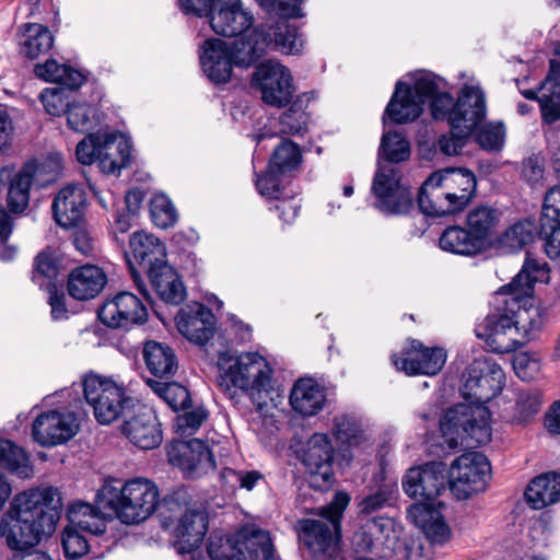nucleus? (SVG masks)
Segmentation results:
<instances>
[{
  "label": "nucleus",
  "mask_w": 560,
  "mask_h": 560,
  "mask_svg": "<svg viewBox=\"0 0 560 560\" xmlns=\"http://www.w3.org/2000/svg\"><path fill=\"white\" fill-rule=\"evenodd\" d=\"M505 384L502 368L491 358H476L464 374L460 388L466 402L445 411L440 428L451 448L475 447L491 440L490 412L486 404L498 396Z\"/></svg>",
  "instance_id": "1"
},
{
  "label": "nucleus",
  "mask_w": 560,
  "mask_h": 560,
  "mask_svg": "<svg viewBox=\"0 0 560 560\" xmlns=\"http://www.w3.org/2000/svg\"><path fill=\"white\" fill-rule=\"evenodd\" d=\"M61 508L62 498L57 488L19 493L0 522V536L5 538L11 549L19 552L34 547L43 536L55 532Z\"/></svg>",
  "instance_id": "2"
},
{
  "label": "nucleus",
  "mask_w": 560,
  "mask_h": 560,
  "mask_svg": "<svg viewBox=\"0 0 560 560\" xmlns=\"http://www.w3.org/2000/svg\"><path fill=\"white\" fill-rule=\"evenodd\" d=\"M450 478L446 464L430 462L411 467L402 479V488L410 498L422 501L408 509V517L434 545H444L452 537V529L441 510L445 506L436 499L445 492Z\"/></svg>",
  "instance_id": "3"
},
{
  "label": "nucleus",
  "mask_w": 560,
  "mask_h": 560,
  "mask_svg": "<svg viewBox=\"0 0 560 560\" xmlns=\"http://www.w3.org/2000/svg\"><path fill=\"white\" fill-rule=\"evenodd\" d=\"M272 369L257 352L232 355L222 352L218 358V383L224 390L246 393L260 411H267L270 397Z\"/></svg>",
  "instance_id": "4"
},
{
  "label": "nucleus",
  "mask_w": 560,
  "mask_h": 560,
  "mask_svg": "<svg viewBox=\"0 0 560 560\" xmlns=\"http://www.w3.org/2000/svg\"><path fill=\"white\" fill-rule=\"evenodd\" d=\"M444 85L442 78L430 72L419 74L413 89L398 81L385 114L396 124H406L418 118L423 110V104L431 101L433 118L450 121V113L455 103L450 93L442 91Z\"/></svg>",
  "instance_id": "5"
},
{
  "label": "nucleus",
  "mask_w": 560,
  "mask_h": 560,
  "mask_svg": "<svg viewBox=\"0 0 560 560\" xmlns=\"http://www.w3.org/2000/svg\"><path fill=\"white\" fill-rule=\"evenodd\" d=\"M476 186V177L467 168L446 167L435 171L419 190V208L431 217L463 211L475 196Z\"/></svg>",
  "instance_id": "6"
},
{
  "label": "nucleus",
  "mask_w": 560,
  "mask_h": 560,
  "mask_svg": "<svg viewBox=\"0 0 560 560\" xmlns=\"http://www.w3.org/2000/svg\"><path fill=\"white\" fill-rule=\"evenodd\" d=\"M101 506L116 515L125 524H138L151 516L158 505L160 492L147 478L127 480L121 487L105 482L97 492Z\"/></svg>",
  "instance_id": "7"
},
{
  "label": "nucleus",
  "mask_w": 560,
  "mask_h": 560,
  "mask_svg": "<svg viewBox=\"0 0 560 560\" xmlns=\"http://www.w3.org/2000/svg\"><path fill=\"white\" fill-rule=\"evenodd\" d=\"M349 502V494L339 491L329 504L317 510L320 520L306 518L299 522L300 539L312 553L331 558L337 552L340 518Z\"/></svg>",
  "instance_id": "8"
},
{
  "label": "nucleus",
  "mask_w": 560,
  "mask_h": 560,
  "mask_svg": "<svg viewBox=\"0 0 560 560\" xmlns=\"http://www.w3.org/2000/svg\"><path fill=\"white\" fill-rule=\"evenodd\" d=\"M75 155L83 165L97 162L103 173L116 174L130 162L131 142L120 132L98 130L89 133L77 144Z\"/></svg>",
  "instance_id": "9"
},
{
  "label": "nucleus",
  "mask_w": 560,
  "mask_h": 560,
  "mask_svg": "<svg viewBox=\"0 0 560 560\" xmlns=\"http://www.w3.org/2000/svg\"><path fill=\"white\" fill-rule=\"evenodd\" d=\"M86 402L101 424H109L125 417L133 407V399L126 394L122 385L112 378L90 374L83 380Z\"/></svg>",
  "instance_id": "10"
},
{
  "label": "nucleus",
  "mask_w": 560,
  "mask_h": 560,
  "mask_svg": "<svg viewBox=\"0 0 560 560\" xmlns=\"http://www.w3.org/2000/svg\"><path fill=\"white\" fill-rule=\"evenodd\" d=\"M527 311L500 313L499 311L489 314L476 328L475 334L479 339L485 340L491 351L508 353L514 351L524 342L527 334L526 327L521 326Z\"/></svg>",
  "instance_id": "11"
},
{
  "label": "nucleus",
  "mask_w": 560,
  "mask_h": 560,
  "mask_svg": "<svg viewBox=\"0 0 560 560\" xmlns=\"http://www.w3.org/2000/svg\"><path fill=\"white\" fill-rule=\"evenodd\" d=\"M448 471L450 490L458 500H466L487 489L490 480V463L479 453H466L457 457Z\"/></svg>",
  "instance_id": "12"
},
{
  "label": "nucleus",
  "mask_w": 560,
  "mask_h": 560,
  "mask_svg": "<svg viewBox=\"0 0 560 560\" xmlns=\"http://www.w3.org/2000/svg\"><path fill=\"white\" fill-rule=\"evenodd\" d=\"M167 504L170 511L180 512L173 530L176 548L180 553H190L208 530V515L201 506L186 502L184 494H175Z\"/></svg>",
  "instance_id": "13"
},
{
  "label": "nucleus",
  "mask_w": 560,
  "mask_h": 560,
  "mask_svg": "<svg viewBox=\"0 0 560 560\" xmlns=\"http://www.w3.org/2000/svg\"><path fill=\"white\" fill-rule=\"evenodd\" d=\"M267 11L275 12L280 19L273 26L265 28V34H270L271 45L284 54H299L304 40L299 34L298 27L290 24L287 18L301 16L299 0H257Z\"/></svg>",
  "instance_id": "14"
},
{
  "label": "nucleus",
  "mask_w": 560,
  "mask_h": 560,
  "mask_svg": "<svg viewBox=\"0 0 560 560\" xmlns=\"http://www.w3.org/2000/svg\"><path fill=\"white\" fill-rule=\"evenodd\" d=\"M372 194L374 207L386 214H405L412 208V195L400 184L399 172L392 166H380L374 175Z\"/></svg>",
  "instance_id": "15"
},
{
  "label": "nucleus",
  "mask_w": 560,
  "mask_h": 560,
  "mask_svg": "<svg viewBox=\"0 0 560 560\" xmlns=\"http://www.w3.org/2000/svg\"><path fill=\"white\" fill-rule=\"evenodd\" d=\"M252 83L260 92L261 100L276 107L287 105L294 93L289 69L275 60H267L257 66Z\"/></svg>",
  "instance_id": "16"
},
{
  "label": "nucleus",
  "mask_w": 560,
  "mask_h": 560,
  "mask_svg": "<svg viewBox=\"0 0 560 560\" xmlns=\"http://www.w3.org/2000/svg\"><path fill=\"white\" fill-rule=\"evenodd\" d=\"M485 93L478 85H464L457 102L450 113V126L453 130L470 135L486 118Z\"/></svg>",
  "instance_id": "17"
},
{
  "label": "nucleus",
  "mask_w": 560,
  "mask_h": 560,
  "mask_svg": "<svg viewBox=\"0 0 560 560\" xmlns=\"http://www.w3.org/2000/svg\"><path fill=\"white\" fill-rule=\"evenodd\" d=\"M101 322L112 328H130L143 324L148 312L141 300L130 292H120L98 310Z\"/></svg>",
  "instance_id": "18"
},
{
  "label": "nucleus",
  "mask_w": 560,
  "mask_h": 560,
  "mask_svg": "<svg viewBox=\"0 0 560 560\" xmlns=\"http://www.w3.org/2000/svg\"><path fill=\"white\" fill-rule=\"evenodd\" d=\"M80 423L73 412L49 411L39 415L33 423L34 440L43 446L66 443L79 431Z\"/></svg>",
  "instance_id": "19"
},
{
  "label": "nucleus",
  "mask_w": 560,
  "mask_h": 560,
  "mask_svg": "<svg viewBox=\"0 0 560 560\" xmlns=\"http://www.w3.org/2000/svg\"><path fill=\"white\" fill-rule=\"evenodd\" d=\"M303 464L310 474V485L327 489L334 480L332 446L326 434L316 433L308 440Z\"/></svg>",
  "instance_id": "20"
},
{
  "label": "nucleus",
  "mask_w": 560,
  "mask_h": 560,
  "mask_svg": "<svg viewBox=\"0 0 560 560\" xmlns=\"http://www.w3.org/2000/svg\"><path fill=\"white\" fill-rule=\"evenodd\" d=\"M206 16L214 33L225 37L241 35L254 22L253 15L244 10L241 0H214Z\"/></svg>",
  "instance_id": "21"
},
{
  "label": "nucleus",
  "mask_w": 560,
  "mask_h": 560,
  "mask_svg": "<svg viewBox=\"0 0 560 560\" xmlns=\"http://www.w3.org/2000/svg\"><path fill=\"white\" fill-rule=\"evenodd\" d=\"M392 359L394 365L408 375H435L445 364L446 352L442 348H427L422 342L412 340L407 357L399 359L393 355Z\"/></svg>",
  "instance_id": "22"
},
{
  "label": "nucleus",
  "mask_w": 560,
  "mask_h": 560,
  "mask_svg": "<svg viewBox=\"0 0 560 560\" xmlns=\"http://www.w3.org/2000/svg\"><path fill=\"white\" fill-rule=\"evenodd\" d=\"M199 59L205 74L213 83H225L231 79L235 63L231 48L222 39L210 38L205 40Z\"/></svg>",
  "instance_id": "23"
},
{
  "label": "nucleus",
  "mask_w": 560,
  "mask_h": 560,
  "mask_svg": "<svg viewBox=\"0 0 560 560\" xmlns=\"http://www.w3.org/2000/svg\"><path fill=\"white\" fill-rule=\"evenodd\" d=\"M176 325L185 338L205 345L213 336L214 315L208 307L195 304L179 311Z\"/></svg>",
  "instance_id": "24"
},
{
  "label": "nucleus",
  "mask_w": 560,
  "mask_h": 560,
  "mask_svg": "<svg viewBox=\"0 0 560 560\" xmlns=\"http://www.w3.org/2000/svg\"><path fill=\"white\" fill-rule=\"evenodd\" d=\"M170 462L187 474L206 471L214 467L208 446L199 441L178 442L168 450Z\"/></svg>",
  "instance_id": "25"
},
{
  "label": "nucleus",
  "mask_w": 560,
  "mask_h": 560,
  "mask_svg": "<svg viewBox=\"0 0 560 560\" xmlns=\"http://www.w3.org/2000/svg\"><path fill=\"white\" fill-rule=\"evenodd\" d=\"M548 278L549 269L547 264H540L535 259L528 258L513 280L497 292L498 299L510 296L511 301L517 303L533 294L536 282H546Z\"/></svg>",
  "instance_id": "26"
},
{
  "label": "nucleus",
  "mask_w": 560,
  "mask_h": 560,
  "mask_svg": "<svg viewBox=\"0 0 560 560\" xmlns=\"http://www.w3.org/2000/svg\"><path fill=\"white\" fill-rule=\"evenodd\" d=\"M84 190L77 185L63 187L55 197L51 209L58 225L68 229L77 225L85 209Z\"/></svg>",
  "instance_id": "27"
},
{
  "label": "nucleus",
  "mask_w": 560,
  "mask_h": 560,
  "mask_svg": "<svg viewBox=\"0 0 560 560\" xmlns=\"http://www.w3.org/2000/svg\"><path fill=\"white\" fill-rule=\"evenodd\" d=\"M106 283L105 271L98 266L86 264L69 273L68 292L75 300H91L103 291Z\"/></svg>",
  "instance_id": "28"
},
{
  "label": "nucleus",
  "mask_w": 560,
  "mask_h": 560,
  "mask_svg": "<svg viewBox=\"0 0 560 560\" xmlns=\"http://www.w3.org/2000/svg\"><path fill=\"white\" fill-rule=\"evenodd\" d=\"M325 401V389L310 377L298 380L290 393L291 407L305 417L318 413L324 408Z\"/></svg>",
  "instance_id": "29"
},
{
  "label": "nucleus",
  "mask_w": 560,
  "mask_h": 560,
  "mask_svg": "<svg viewBox=\"0 0 560 560\" xmlns=\"http://www.w3.org/2000/svg\"><path fill=\"white\" fill-rule=\"evenodd\" d=\"M121 431L131 443L142 450L154 448L162 441L156 418L151 412H141L126 420Z\"/></svg>",
  "instance_id": "30"
},
{
  "label": "nucleus",
  "mask_w": 560,
  "mask_h": 560,
  "mask_svg": "<svg viewBox=\"0 0 560 560\" xmlns=\"http://www.w3.org/2000/svg\"><path fill=\"white\" fill-rule=\"evenodd\" d=\"M147 271L154 290L163 301L175 305L184 301L186 295L184 284L174 268L166 261Z\"/></svg>",
  "instance_id": "31"
},
{
  "label": "nucleus",
  "mask_w": 560,
  "mask_h": 560,
  "mask_svg": "<svg viewBox=\"0 0 560 560\" xmlns=\"http://www.w3.org/2000/svg\"><path fill=\"white\" fill-rule=\"evenodd\" d=\"M97 506L84 502L71 504L67 517L72 526L93 535L103 534L106 529V514H112L108 509L101 506L96 497Z\"/></svg>",
  "instance_id": "32"
},
{
  "label": "nucleus",
  "mask_w": 560,
  "mask_h": 560,
  "mask_svg": "<svg viewBox=\"0 0 560 560\" xmlns=\"http://www.w3.org/2000/svg\"><path fill=\"white\" fill-rule=\"evenodd\" d=\"M270 46L271 37L270 34H265V27L255 28L249 35L234 43L231 51L235 66L243 68L252 66Z\"/></svg>",
  "instance_id": "33"
},
{
  "label": "nucleus",
  "mask_w": 560,
  "mask_h": 560,
  "mask_svg": "<svg viewBox=\"0 0 560 560\" xmlns=\"http://www.w3.org/2000/svg\"><path fill=\"white\" fill-rule=\"evenodd\" d=\"M129 245L135 259L147 270L166 261V247L153 234L135 232L130 236Z\"/></svg>",
  "instance_id": "34"
},
{
  "label": "nucleus",
  "mask_w": 560,
  "mask_h": 560,
  "mask_svg": "<svg viewBox=\"0 0 560 560\" xmlns=\"http://www.w3.org/2000/svg\"><path fill=\"white\" fill-rule=\"evenodd\" d=\"M525 497L534 509H544L560 500V474L545 472L534 478L526 488Z\"/></svg>",
  "instance_id": "35"
},
{
  "label": "nucleus",
  "mask_w": 560,
  "mask_h": 560,
  "mask_svg": "<svg viewBox=\"0 0 560 560\" xmlns=\"http://www.w3.org/2000/svg\"><path fill=\"white\" fill-rule=\"evenodd\" d=\"M143 359L147 369L156 377H171L178 369L175 352L166 343L153 340L145 342L143 347Z\"/></svg>",
  "instance_id": "36"
},
{
  "label": "nucleus",
  "mask_w": 560,
  "mask_h": 560,
  "mask_svg": "<svg viewBox=\"0 0 560 560\" xmlns=\"http://www.w3.org/2000/svg\"><path fill=\"white\" fill-rule=\"evenodd\" d=\"M236 542L245 551L249 560H271L273 545L266 530L256 526H247L236 534Z\"/></svg>",
  "instance_id": "37"
},
{
  "label": "nucleus",
  "mask_w": 560,
  "mask_h": 560,
  "mask_svg": "<svg viewBox=\"0 0 560 560\" xmlns=\"http://www.w3.org/2000/svg\"><path fill=\"white\" fill-rule=\"evenodd\" d=\"M439 243L443 250L463 256L477 254L483 247L469 230L458 225L446 228Z\"/></svg>",
  "instance_id": "38"
},
{
  "label": "nucleus",
  "mask_w": 560,
  "mask_h": 560,
  "mask_svg": "<svg viewBox=\"0 0 560 560\" xmlns=\"http://www.w3.org/2000/svg\"><path fill=\"white\" fill-rule=\"evenodd\" d=\"M541 407V394L537 389H522L516 393L515 404L505 410L504 418L512 424L523 425L532 421Z\"/></svg>",
  "instance_id": "39"
},
{
  "label": "nucleus",
  "mask_w": 560,
  "mask_h": 560,
  "mask_svg": "<svg viewBox=\"0 0 560 560\" xmlns=\"http://www.w3.org/2000/svg\"><path fill=\"white\" fill-rule=\"evenodd\" d=\"M0 469L22 479L31 478L34 472L28 455L10 440H0Z\"/></svg>",
  "instance_id": "40"
},
{
  "label": "nucleus",
  "mask_w": 560,
  "mask_h": 560,
  "mask_svg": "<svg viewBox=\"0 0 560 560\" xmlns=\"http://www.w3.org/2000/svg\"><path fill=\"white\" fill-rule=\"evenodd\" d=\"M34 72L45 81L58 83L70 90L80 88L84 82L82 73L69 66L59 65L56 60H47L43 65H36Z\"/></svg>",
  "instance_id": "41"
},
{
  "label": "nucleus",
  "mask_w": 560,
  "mask_h": 560,
  "mask_svg": "<svg viewBox=\"0 0 560 560\" xmlns=\"http://www.w3.org/2000/svg\"><path fill=\"white\" fill-rule=\"evenodd\" d=\"M499 222L498 211L490 206H478L471 209L466 218L470 233L483 246Z\"/></svg>",
  "instance_id": "42"
},
{
  "label": "nucleus",
  "mask_w": 560,
  "mask_h": 560,
  "mask_svg": "<svg viewBox=\"0 0 560 560\" xmlns=\"http://www.w3.org/2000/svg\"><path fill=\"white\" fill-rule=\"evenodd\" d=\"M54 38L50 31L40 24H26L21 42V51L31 59L38 58L40 55L50 50Z\"/></svg>",
  "instance_id": "43"
},
{
  "label": "nucleus",
  "mask_w": 560,
  "mask_h": 560,
  "mask_svg": "<svg viewBox=\"0 0 560 560\" xmlns=\"http://www.w3.org/2000/svg\"><path fill=\"white\" fill-rule=\"evenodd\" d=\"M33 178L34 170L31 165H26L13 177L8 191V207L11 212L21 213L28 206Z\"/></svg>",
  "instance_id": "44"
},
{
  "label": "nucleus",
  "mask_w": 560,
  "mask_h": 560,
  "mask_svg": "<svg viewBox=\"0 0 560 560\" xmlns=\"http://www.w3.org/2000/svg\"><path fill=\"white\" fill-rule=\"evenodd\" d=\"M147 384L175 411L185 410L191 404L188 389L179 383H162L149 378Z\"/></svg>",
  "instance_id": "45"
},
{
  "label": "nucleus",
  "mask_w": 560,
  "mask_h": 560,
  "mask_svg": "<svg viewBox=\"0 0 560 560\" xmlns=\"http://www.w3.org/2000/svg\"><path fill=\"white\" fill-rule=\"evenodd\" d=\"M537 228L533 220H523L509 228L500 237L503 248L518 252L534 241Z\"/></svg>",
  "instance_id": "46"
},
{
  "label": "nucleus",
  "mask_w": 560,
  "mask_h": 560,
  "mask_svg": "<svg viewBox=\"0 0 560 560\" xmlns=\"http://www.w3.org/2000/svg\"><path fill=\"white\" fill-rule=\"evenodd\" d=\"M332 434L340 444L348 447H357L364 441L361 423L349 415L334 418Z\"/></svg>",
  "instance_id": "47"
},
{
  "label": "nucleus",
  "mask_w": 560,
  "mask_h": 560,
  "mask_svg": "<svg viewBox=\"0 0 560 560\" xmlns=\"http://www.w3.org/2000/svg\"><path fill=\"white\" fill-rule=\"evenodd\" d=\"M306 102L302 96H299L285 110L280 119V132L284 135H300L306 130L308 122V114L306 113Z\"/></svg>",
  "instance_id": "48"
},
{
  "label": "nucleus",
  "mask_w": 560,
  "mask_h": 560,
  "mask_svg": "<svg viewBox=\"0 0 560 560\" xmlns=\"http://www.w3.org/2000/svg\"><path fill=\"white\" fill-rule=\"evenodd\" d=\"M66 115L69 128L77 132H89L97 125L96 110L85 103H71Z\"/></svg>",
  "instance_id": "49"
},
{
  "label": "nucleus",
  "mask_w": 560,
  "mask_h": 560,
  "mask_svg": "<svg viewBox=\"0 0 560 560\" xmlns=\"http://www.w3.org/2000/svg\"><path fill=\"white\" fill-rule=\"evenodd\" d=\"M410 155L408 140L398 132H386L382 137L380 158L390 162L399 163L406 161Z\"/></svg>",
  "instance_id": "50"
},
{
  "label": "nucleus",
  "mask_w": 560,
  "mask_h": 560,
  "mask_svg": "<svg viewBox=\"0 0 560 560\" xmlns=\"http://www.w3.org/2000/svg\"><path fill=\"white\" fill-rule=\"evenodd\" d=\"M208 555L211 560H246L245 551L236 542V536H211L208 542Z\"/></svg>",
  "instance_id": "51"
},
{
  "label": "nucleus",
  "mask_w": 560,
  "mask_h": 560,
  "mask_svg": "<svg viewBox=\"0 0 560 560\" xmlns=\"http://www.w3.org/2000/svg\"><path fill=\"white\" fill-rule=\"evenodd\" d=\"M301 163L299 147L290 140H284L275 150L269 164L279 173H288L295 170Z\"/></svg>",
  "instance_id": "52"
},
{
  "label": "nucleus",
  "mask_w": 560,
  "mask_h": 560,
  "mask_svg": "<svg viewBox=\"0 0 560 560\" xmlns=\"http://www.w3.org/2000/svg\"><path fill=\"white\" fill-rule=\"evenodd\" d=\"M153 223L161 229H168L177 221V212L170 198L164 194H156L150 207Z\"/></svg>",
  "instance_id": "53"
},
{
  "label": "nucleus",
  "mask_w": 560,
  "mask_h": 560,
  "mask_svg": "<svg viewBox=\"0 0 560 560\" xmlns=\"http://www.w3.org/2000/svg\"><path fill=\"white\" fill-rule=\"evenodd\" d=\"M283 175L284 173H279L276 167L269 164L266 172L256 179L259 194L270 199L284 197L287 187L282 178Z\"/></svg>",
  "instance_id": "54"
},
{
  "label": "nucleus",
  "mask_w": 560,
  "mask_h": 560,
  "mask_svg": "<svg viewBox=\"0 0 560 560\" xmlns=\"http://www.w3.org/2000/svg\"><path fill=\"white\" fill-rule=\"evenodd\" d=\"M80 530L69 523L62 533L61 545L68 559L81 558L89 551V542Z\"/></svg>",
  "instance_id": "55"
},
{
  "label": "nucleus",
  "mask_w": 560,
  "mask_h": 560,
  "mask_svg": "<svg viewBox=\"0 0 560 560\" xmlns=\"http://www.w3.org/2000/svg\"><path fill=\"white\" fill-rule=\"evenodd\" d=\"M176 417L175 422L177 431L183 435L194 434L208 418V412L201 405L195 407L190 405Z\"/></svg>",
  "instance_id": "56"
},
{
  "label": "nucleus",
  "mask_w": 560,
  "mask_h": 560,
  "mask_svg": "<svg viewBox=\"0 0 560 560\" xmlns=\"http://www.w3.org/2000/svg\"><path fill=\"white\" fill-rule=\"evenodd\" d=\"M58 275V264L54 257L46 252L39 253L35 258V272L33 281L40 288H48L49 284H55L52 280Z\"/></svg>",
  "instance_id": "57"
},
{
  "label": "nucleus",
  "mask_w": 560,
  "mask_h": 560,
  "mask_svg": "<svg viewBox=\"0 0 560 560\" xmlns=\"http://www.w3.org/2000/svg\"><path fill=\"white\" fill-rule=\"evenodd\" d=\"M221 479L232 488L238 487L241 489L252 491L255 486L262 480V475L257 470L246 471L224 468L221 471Z\"/></svg>",
  "instance_id": "58"
},
{
  "label": "nucleus",
  "mask_w": 560,
  "mask_h": 560,
  "mask_svg": "<svg viewBox=\"0 0 560 560\" xmlns=\"http://www.w3.org/2000/svg\"><path fill=\"white\" fill-rule=\"evenodd\" d=\"M513 368L520 378L532 381L540 371V359L535 353L518 352L513 357Z\"/></svg>",
  "instance_id": "59"
},
{
  "label": "nucleus",
  "mask_w": 560,
  "mask_h": 560,
  "mask_svg": "<svg viewBox=\"0 0 560 560\" xmlns=\"http://www.w3.org/2000/svg\"><path fill=\"white\" fill-rule=\"evenodd\" d=\"M39 98L46 112L52 116H60L70 106L63 88L45 89Z\"/></svg>",
  "instance_id": "60"
},
{
  "label": "nucleus",
  "mask_w": 560,
  "mask_h": 560,
  "mask_svg": "<svg viewBox=\"0 0 560 560\" xmlns=\"http://www.w3.org/2000/svg\"><path fill=\"white\" fill-rule=\"evenodd\" d=\"M393 485H382L376 491L364 497L359 503L360 513L370 514L384 508L393 495Z\"/></svg>",
  "instance_id": "61"
},
{
  "label": "nucleus",
  "mask_w": 560,
  "mask_h": 560,
  "mask_svg": "<svg viewBox=\"0 0 560 560\" xmlns=\"http://www.w3.org/2000/svg\"><path fill=\"white\" fill-rule=\"evenodd\" d=\"M504 133L502 124H488L480 129L477 140L485 150L497 151L503 145Z\"/></svg>",
  "instance_id": "62"
},
{
  "label": "nucleus",
  "mask_w": 560,
  "mask_h": 560,
  "mask_svg": "<svg viewBox=\"0 0 560 560\" xmlns=\"http://www.w3.org/2000/svg\"><path fill=\"white\" fill-rule=\"evenodd\" d=\"M541 228L549 236L546 243V253L551 259L560 258V222H552V220H544V212L541 213Z\"/></svg>",
  "instance_id": "63"
},
{
  "label": "nucleus",
  "mask_w": 560,
  "mask_h": 560,
  "mask_svg": "<svg viewBox=\"0 0 560 560\" xmlns=\"http://www.w3.org/2000/svg\"><path fill=\"white\" fill-rule=\"evenodd\" d=\"M544 220L560 222V187L550 188L544 199L542 205Z\"/></svg>",
  "instance_id": "64"
}]
</instances>
